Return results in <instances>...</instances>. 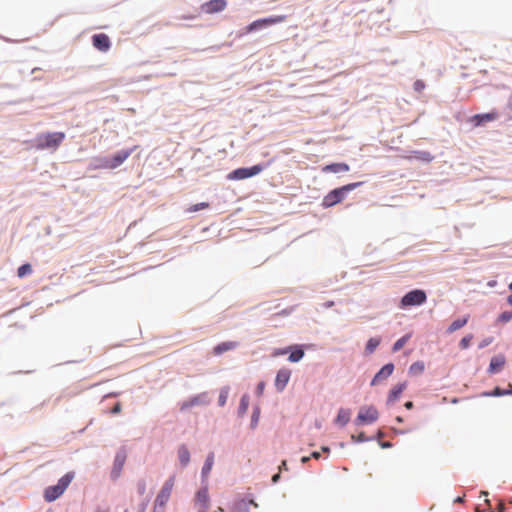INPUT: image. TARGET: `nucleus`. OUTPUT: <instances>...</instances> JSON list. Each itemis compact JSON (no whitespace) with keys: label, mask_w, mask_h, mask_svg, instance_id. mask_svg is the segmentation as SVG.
<instances>
[{"label":"nucleus","mask_w":512,"mask_h":512,"mask_svg":"<svg viewBox=\"0 0 512 512\" xmlns=\"http://www.w3.org/2000/svg\"><path fill=\"white\" fill-rule=\"evenodd\" d=\"M65 139V133L54 132V133H42L37 135L35 139V147L38 150L44 149H57L63 140Z\"/></svg>","instance_id":"f257e3e1"},{"label":"nucleus","mask_w":512,"mask_h":512,"mask_svg":"<svg viewBox=\"0 0 512 512\" xmlns=\"http://www.w3.org/2000/svg\"><path fill=\"white\" fill-rule=\"evenodd\" d=\"M361 185V182L357 183H350L347 185H344L340 188H336L332 191H330L324 198L322 202V206L325 208L332 207L338 203H340L346 196V194L358 186Z\"/></svg>","instance_id":"f03ea898"},{"label":"nucleus","mask_w":512,"mask_h":512,"mask_svg":"<svg viewBox=\"0 0 512 512\" xmlns=\"http://www.w3.org/2000/svg\"><path fill=\"white\" fill-rule=\"evenodd\" d=\"M74 477L73 473H67L63 477H61L56 485L49 486L45 489L44 498L47 502H52L59 498L64 491L70 485L72 479Z\"/></svg>","instance_id":"7ed1b4c3"},{"label":"nucleus","mask_w":512,"mask_h":512,"mask_svg":"<svg viewBox=\"0 0 512 512\" xmlns=\"http://www.w3.org/2000/svg\"><path fill=\"white\" fill-rule=\"evenodd\" d=\"M175 484V476H170L165 483L163 484L161 490L159 491L155 502H154V512H162L170 499L173 487Z\"/></svg>","instance_id":"20e7f679"},{"label":"nucleus","mask_w":512,"mask_h":512,"mask_svg":"<svg viewBox=\"0 0 512 512\" xmlns=\"http://www.w3.org/2000/svg\"><path fill=\"white\" fill-rule=\"evenodd\" d=\"M136 148L137 146H134L133 148L128 150H121L111 158L101 159L99 167L103 169H115L119 167L121 164L124 163V161H126L129 158V156L136 150Z\"/></svg>","instance_id":"39448f33"},{"label":"nucleus","mask_w":512,"mask_h":512,"mask_svg":"<svg viewBox=\"0 0 512 512\" xmlns=\"http://www.w3.org/2000/svg\"><path fill=\"white\" fill-rule=\"evenodd\" d=\"M427 296L425 291L415 289L405 294L401 299V307L422 305L426 302Z\"/></svg>","instance_id":"423d86ee"},{"label":"nucleus","mask_w":512,"mask_h":512,"mask_svg":"<svg viewBox=\"0 0 512 512\" xmlns=\"http://www.w3.org/2000/svg\"><path fill=\"white\" fill-rule=\"evenodd\" d=\"M286 20L285 15H277V16H271L268 18L258 19L256 21H253L251 24H249L246 27V32L251 33L255 30L265 28L270 25L282 23Z\"/></svg>","instance_id":"0eeeda50"},{"label":"nucleus","mask_w":512,"mask_h":512,"mask_svg":"<svg viewBox=\"0 0 512 512\" xmlns=\"http://www.w3.org/2000/svg\"><path fill=\"white\" fill-rule=\"evenodd\" d=\"M263 170L262 165H254L249 168H238L228 174L229 180H242L259 174Z\"/></svg>","instance_id":"6e6552de"},{"label":"nucleus","mask_w":512,"mask_h":512,"mask_svg":"<svg viewBox=\"0 0 512 512\" xmlns=\"http://www.w3.org/2000/svg\"><path fill=\"white\" fill-rule=\"evenodd\" d=\"M379 417L378 410L374 406L361 407L356 418L357 424H370Z\"/></svg>","instance_id":"1a4fd4ad"},{"label":"nucleus","mask_w":512,"mask_h":512,"mask_svg":"<svg viewBox=\"0 0 512 512\" xmlns=\"http://www.w3.org/2000/svg\"><path fill=\"white\" fill-rule=\"evenodd\" d=\"M209 403L208 395L207 393H200L196 396L191 397L188 400H185L180 405L181 411H186L194 406H203L207 405Z\"/></svg>","instance_id":"9d476101"},{"label":"nucleus","mask_w":512,"mask_h":512,"mask_svg":"<svg viewBox=\"0 0 512 512\" xmlns=\"http://www.w3.org/2000/svg\"><path fill=\"white\" fill-rule=\"evenodd\" d=\"M227 6L226 0H209L200 7L201 11L206 14H214L223 11Z\"/></svg>","instance_id":"9b49d317"},{"label":"nucleus","mask_w":512,"mask_h":512,"mask_svg":"<svg viewBox=\"0 0 512 512\" xmlns=\"http://www.w3.org/2000/svg\"><path fill=\"white\" fill-rule=\"evenodd\" d=\"M92 45L101 52H107L111 47V41L108 35L99 33L92 36Z\"/></svg>","instance_id":"f8f14e48"},{"label":"nucleus","mask_w":512,"mask_h":512,"mask_svg":"<svg viewBox=\"0 0 512 512\" xmlns=\"http://www.w3.org/2000/svg\"><path fill=\"white\" fill-rule=\"evenodd\" d=\"M291 376V371L288 368H282L277 372L275 378V387L281 392L285 389L286 385L289 382Z\"/></svg>","instance_id":"ddd939ff"},{"label":"nucleus","mask_w":512,"mask_h":512,"mask_svg":"<svg viewBox=\"0 0 512 512\" xmlns=\"http://www.w3.org/2000/svg\"><path fill=\"white\" fill-rule=\"evenodd\" d=\"M196 505L199 508V512H207L209 508V495L206 487L200 489L195 498Z\"/></svg>","instance_id":"4468645a"},{"label":"nucleus","mask_w":512,"mask_h":512,"mask_svg":"<svg viewBox=\"0 0 512 512\" xmlns=\"http://www.w3.org/2000/svg\"><path fill=\"white\" fill-rule=\"evenodd\" d=\"M394 371V365L392 363H388L384 365L374 376V378L371 381V385L375 386L382 382L383 380L387 379L389 376L392 375Z\"/></svg>","instance_id":"2eb2a0df"},{"label":"nucleus","mask_w":512,"mask_h":512,"mask_svg":"<svg viewBox=\"0 0 512 512\" xmlns=\"http://www.w3.org/2000/svg\"><path fill=\"white\" fill-rule=\"evenodd\" d=\"M406 387H407L406 382H402V383H399V384H396L395 386H393L392 389L389 391V394L387 397V404L390 405V404H393L394 402H396L399 399L402 392L406 389Z\"/></svg>","instance_id":"dca6fc26"},{"label":"nucleus","mask_w":512,"mask_h":512,"mask_svg":"<svg viewBox=\"0 0 512 512\" xmlns=\"http://www.w3.org/2000/svg\"><path fill=\"white\" fill-rule=\"evenodd\" d=\"M505 363H506V359H505L504 355L500 354V355L494 356L490 361L488 372L490 374H495V373L500 372L503 369Z\"/></svg>","instance_id":"f3484780"},{"label":"nucleus","mask_w":512,"mask_h":512,"mask_svg":"<svg viewBox=\"0 0 512 512\" xmlns=\"http://www.w3.org/2000/svg\"><path fill=\"white\" fill-rule=\"evenodd\" d=\"M126 452L124 450L119 451L114 459V466L112 473L115 477H118L126 461Z\"/></svg>","instance_id":"a211bd4d"},{"label":"nucleus","mask_w":512,"mask_h":512,"mask_svg":"<svg viewBox=\"0 0 512 512\" xmlns=\"http://www.w3.org/2000/svg\"><path fill=\"white\" fill-rule=\"evenodd\" d=\"M350 167L346 163H332L322 168L325 173H340L349 171Z\"/></svg>","instance_id":"6ab92c4d"},{"label":"nucleus","mask_w":512,"mask_h":512,"mask_svg":"<svg viewBox=\"0 0 512 512\" xmlns=\"http://www.w3.org/2000/svg\"><path fill=\"white\" fill-rule=\"evenodd\" d=\"M237 346H238V343L235 341L222 342L213 348V354L221 355L222 353H224L226 351L235 349Z\"/></svg>","instance_id":"aec40b11"},{"label":"nucleus","mask_w":512,"mask_h":512,"mask_svg":"<svg viewBox=\"0 0 512 512\" xmlns=\"http://www.w3.org/2000/svg\"><path fill=\"white\" fill-rule=\"evenodd\" d=\"M498 117L496 112H490L485 114H477L473 116L472 120L475 122L476 126L483 124L484 122L493 121Z\"/></svg>","instance_id":"412c9836"},{"label":"nucleus","mask_w":512,"mask_h":512,"mask_svg":"<svg viewBox=\"0 0 512 512\" xmlns=\"http://www.w3.org/2000/svg\"><path fill=\"white\" fill-rule=\"evenodd\" d=\"M289 357L288 360L290 362H298L304 356V351L300 345H294L289 347Z\"/></svg>","instance_id":"4be33fe9"},{"label":"nucleus","mask_w":512,"mask_h":512,"mask_svg":"<svg viewBox=\"0 0 512 512\" xmlns=\"http://www.w3.org/2000/svg\"><path fill=\"white\" fill-rule=\"evenodd\" d=\"M406 158L409 160L416 159L426 163H429L434 159L433 155L428 151H414L413 155L407 156Z\"/></svg>","instance_id":"5701e85b"},{"label":"nucleus","mask_w":512,"mask_h":512,"mask_svg":"<svg viewBox=\"0 0 512 512\" xmlns=\"http://www.w3.org/2000/svg\"><path fill=\"white\" fill-rule=\"evenodd\" d=\"M468 321H469V315H466L463 318L454 320L448 327L447 332L449 334L454 333L455 331L464 327L468 323Z\"/></svg>","instance_id":"b1692460"},{"label":"nucleus","mask_w":512,"mask_h":512,"mask_svg":"<svg viewBox=\"0 0 512 512\" xmlns=\"http://www.w3.org/2000/svg\"><path fill=\"white\" fill-rule=\"evenodd\" d=\"M178 458L182 466L188 465L190 461V452L185 445L178 448Z\"/></svg>","instance_id":"393cba45"},{"label":"nucleus","mask_w":512,"mask_h":512,"mask_svg":"<svg viewBox=\"0 0 512 512\" xmlns=\"http://www.w3.org/2000/svg\"><path fill=\"white\" fill-rule=\"evenodd\" d=\"M213 464H214V453L211 452L207 456L206 461L204 463V466L202 468V475H203V477H207L208 476V474L210 473V471H211V469L213 467Z\"/></svg>","instance_id":"a878e982"},{"label":"nucleus","mask_w":512,"mask_h":512,"mask_svg":"<svg viewBox=\"0 0 512 512\" xmlns=\"http://www.w3.org/2000/svg\"><path fill=\"white\" fill-rule=\"evenodd\" d=\"M350 419V412L345 409H340L336 418V422L341 425H346Z\"/></svg>","instance_id":"bb28decb"},{"label":"nucleus","mask_w":512,"mask_h":512,"mask_svg":"<svg viewBox=\"0 0 512 512\" xmlns=\"http://www.w3.org/2000/svg\"><path fill=\"white\" fill-rule=\"evenodd\" d=\"M424 369H425L424 363L421 361H418V362L413 363L409 367V373L411 375H419V374L423 373Z\"/></svg>","instance_id":"cd10ccee"},{"label":"nucleus","mask_w":512,"mask_h":512,"mask_svg":"<svg viewBox=\"0 0 512 512\" xmlns=\"http://www.w3.org/2000/svg\"><path fill=\"white\" fill-rule=\"evenodd\" d=\"M411 335L410 334H406L404 335L403 337H401L400 339H398L394 344H393V347H392V351L393 352H397L399 351L400 349H402L404 347V345L407 343V341L410 339Z\"/></svg>","instance_id":"c85d7f7f"},{"label":"nucleus","mask_w":512,"mask_h":512,"mask_svg":"<svg viewBox=\"0 0 512 512\" xmlns=\"http://www.w3.org/2000/svg\"><path fill=\"white\" fill-rule=\"evenodd\" d=\"M32 266L28 263L21 265L17 270V276L23 278L32 273Z\"/></svg>","instance_id":"c756f323"},{"label":"nucleus","mask_w":512,"mask_h":512,"mask_svg":"<svg viewBox=\"0 0 512 512\" xmlns=\"http://www.w3.org/2000/svg\"><path fill=\"white\" fill-rule=\"evenodd\" d=\"M248 407H249V396L243 395L241 397L240 404H239V414L241 416L244 415L247 412Z\"/></svg>","instance_id":"7c9ffc66"},{"label":"nucleus","mask_w":512,"mask_h":512,"mask_svg":"<svg viewBox=\"0 0 512 512\" xmlns=\"http://www.w3.org/2000/svg\"><path fill=\"white\" fill-rule=\"evenodd\" d=\"M380 344V339L370 338L366 344V351L372 353Z\"/></svg>","instance_id":"2f4dec72"},{"label":"nucleus","mask_w":512,"mask_h":512,"mask_svg":"<svg viewBox=\"0 0 512 512\" xmlns=\"http://www.w3.org/2000/svg\"><path fill=\"white\" fill-rule=\"evenodd\" d=\"M208 207H209V203L201 202V203L190 206L187 211L190 213H193V212H197L202 209H206Z\"/></svg>","instance_id":"473e14b6"},{"label":"nucleus","mask_w":512,"mask_h":512,"mask_svg":"<svg viewBox=\"0 0 512 512\" xmlns=\"http://www.w3.org/2000/svg\"><path fill=\"white\" fill-rule=\"evenodd\" d=\"M473 339L472 334H468L465 337H463L459 342V347L461 349H467L470 346L471 340Z\"/></svg>","instance_id":"72a5a7b5"},{"label":"nucleus","mask_w":512,"mask_h":512,"mask_svg":"<svg viewBox=\"0 0 512 512\" xmlns=\"http://www.w3.org/2000/svg\"><path fill=\"white\" fill-rule=\"evenodd\" d=\"M228 398V389L224 388L221 390L218 398V403L220 406H224L226 404Z\"/></svg>","instance_id":"f704fd0d"},{"label":"nucleus","mask_w":512,"mask_h":512,"mask_svg":"<svg viewBox=\"0 0 512 512\" xmlns=\"http://www.w3.org/2000/svg\"><path fill=\"white\" fill-rule=\"evenodd\" d=\"M512 319V311H505L499 315L498 320L502 323H507Z\"/></svg>","instance_id":"c9c22d12"},{"label":"nucleus","mask_w":512,"mask_h":512,"mask_svg":"<svg viewBox=\"0 0 512 512\" xmlns=\"http://www.w3.org/2000/svg\"><path fill=\"white\" fill-rule=\"evenodd\" d=\"M137 490L140 495L145 494L146 492V482L144 480H140L137 483Z\"/></svg>","instance_id":"e433bc0d"},{"label":"nucleus","mask_w":512,"mask_h":512,"mask_svg":"<svg viewBox=\"0 0 512 512\" xmlns=\"http://www.w3.org/2000/svg\"><path fill=\"white\" fill-rule=\"evenodd\" d=\"M351 438L353 441H356V442H365L368 440V438L365 436V434L363 432H361L357 436L352 435Z\"/></svg>","instance_id":"4c0bfd02"},{"label":"nucleus","mask_w":512,"mask_h":512,"mask_svg":"<svg viewBox=\"0 0 512 512\" xmlns=\"http://www.w3.org/2000/svg\"><path fill=\"white\" fill-rule=\"evenodd\" d=\"M424 87H425V84L421 80H417L414 83V88H415L416 91H421L422 89H424Z\"/></svg>","instance_id":"58836bf2"},{"label":"nucleus","mask_w":512,"mask_h":512,"mask_svg":"<svg viewBox=\"0 0 512 512\" xmlns=\"http://www.w3.org/2000/svg\"><path fill=\"white\" fill-rule=\"evenodd\" d=\"M121 410H122L121 404L118 402V403H116V404L114 405V407L112 408L111 413H112V414H118V413H120V412H121Z\"/></svg>","instance_id":"ea45409f"},{"label":"nucleus","mask_w":512,"mask_h":512,"mask_svg":"<svg viewBox=\"0 0 512 512\" xmlns=\"http://www.w3.org/2000/svg\"><path fill=\"white\" fill-rule=\"evenodd\" d=\"M491 343H492V338L485 339L480 343L479 348H484Z\"/></svg>","instance_id":"a19ab883"},{"label":"nucleus","mask_w":512,"mask_h":512,"mask_svg":"<svg viewBox=\"0 0 512 512\" xmlns=\"http://www.w3.org/2000/svg\"><path fill=\"white\" fill-rule=\"evenodd\" d=\"M264 387H265V384L263 382H260L257 385V394L258 395H261L263 393Z\"/></svg>","instance_id":"79ce46f5"},{"label":"nucleus","mask_w":512,"mask_h":512,"mask_svg":"<svg viewBox=\"0 0 512 512\" xmlns=\"http://www.w3.org/2000/svg\"><path fill=\"white\" fill-rule=\"evenodd\" d=\"M504 394H505V392L502 391L500 388H495V390L492 393L493 396H502Z\"/></svg>","instance_id":"37998d69"},{"label":"nucleus","mask_w":512,"mask_h":512,"mask_svg":"<svg viewBox=\"0 0 512 512\" xmlns=\"http://www.w3.org/2000/svg\"><path fill=\"white\" fill-rule=\"evenodd\" d=\"M289 352V347L286 348V349H282V350H278L275 352V355H282V354H286Z\"/></svg>","instance_id":"c03bdc74"},{"label":"nucleus","mask_w":512,"mask_h":512,"mask_svg":"<svg viewBox=\"0 0 512 512\" xmlns=\"http://www.w3.org/2000/svg\"><path fill=\"white\" fill-rule=\"evenodd\" d=\"M404 406H405L406 409H412L414 405H413L412 401H408V402L405 403Z\"/></svg>","instance_id":"a18cd8bd"},{"label":"nucleus","mask_w":512,"mask_h":512,"mask_svg":"<svg viewBox=\"0 0 512 512\" xmlns=\"http://www.w3.org/2000/svg\"><path fill=\"white\" fill-rule=\"evenodd\" d=\"M279 469H280V471H281L282 469L287 470V462H286L285 460H284V461H282L281 465L279 466Z\"/></svg>","instance_id":"49530a36"},{"label":"nucleus","mask_w":512,"mask_h":512,"mask_svg":"<svg viewBox=\"0 0 512 512\" xmlns=\"http://www.w3.org/2000/svg\"><path fill=\"white\" fill-rule=\"evenodd\" d=\"M279 478H280V474H279V473L275 474V475L272 477V482H273V483H276V482L278 481V479H279Z\"/></svg>","instance_id":"de8ad7c7"},{"label":"nucleus","mask_w":512,"mask_h":512,"mask_svg":"<svg viewBox=\"0 0 512 512\" xmlns=\"http://www.w3.org/2000/svg\"><path fill=\"white\" fill-rule=\"evenodd\" d=\"M464 501V496H459L455 499L456 503H462Z\"/></svg>","instance_id":"09e8293b"},{"label":"nucleus","mask_w":512,"mask_h":512,"mask_svg":"<svg viewBox=\"0 0 512 512\" xmlns=\"http://www.w3.org/2000/svg\"><path fill=\"white\" fill-rule=\"evenodd\" d=\"M311 456H312L313 458L318 459V458L320 457V453H319V452H313V453L311 454Z\"/></svg>","instance_id":"8fccbe9b"},{"label":"nucleus","mask_w":512,"mask_h":512,"mask_svg":"<svg viewBox=\"0 0 512 512\" xmlns=\"http://www.w3.org/2000/svg\"><path fill=\"white\" fill-rule=\"evenodd\" d=\"M96 512H109V509H101V508H98L96 510Z\"/></svg>","instance_id":"3c124183"},{"label":"nucleus","mask_w":512,"mask_h":512,"mask_svg":"<svg viewBox=\"0 0 512 512\" xmlns=\"http://www.w3.org/2000/svg\"><path fill=\"white\" fill-rule=\"evenodd\" d=\"M507 302L512 305V295H509L507 298Z\"/></svg>","instance_id":"603ef678"},{"label":"nucleus","mask_w":512,"mask_h":512,"mask_svg":"<svg viewBox=\"0 0 512 512\" xmlns=\"http://www.w3.org/2000/svg\"><path fill=\"white\" fill-rule=\"evenodd\" d=\"M308 460H309V457H302V459H301V461H302L303 463L307 462Z\"/></svg>","instance_id":"864d4df0"},{"label":"nucleus","mask_w":512,"mask_h":512,"mask_svg":"<svg viewBox=\"0 0 512 512\" xmlns=\"http://www.w3.org/2000/svg\"><path fill=\"white\" fill-rule=\"evenodd\" d=\"M498 512H503V504H500V508Z\"/></svg>","instance_id":"5fc2aeb1"},{"label":"nucleus","mask_w":512,"mask_h":512,"mask_svg":"<svg viewBox=\"0 0 512 512\" xmlns=\"http://www.w3.org/2000/svg\"><path fill=\"white\" fill-rule=\"evenodd\" d=\"M396 420H397L398 422H402V421H403V420H402V418H401V417H399V416L396 418Z\"/></svg>","instance_id":"6e6d98bb"},{"label":"nucleus","mask_w":512,"mask_h":512,"mask_svg":"<svg viewBox=\"0 0 512 512\" xmlns=\"http://www.w3.org/2000/svg\"><path fill=\"white\" fill-rule=\"evenodd\" d=\"M384 447H389L390 446V443H385L383 444Z\"/></svg>","instance_id":"4d7b16f0"},{"label":"nucleus","mask_w":512,"mask_h":512,"mask_svg":"<svg viewBox=\"0 0 512 512\" xmlns=\"http://www.w3.org/2000/svg\"><path fill=\"white\" fill-rule=\"evenodd\" d=\"M323 451H329V448L323 447Z\"/></svg>","instance_id":"13d9d810"},{"label":"nucleus","mask_w":512,"mask_h":512,"mask_svg":"<svg viewBox=\"0 0 512 512\" xmlns=\"http://www.w3.org/2000/svg\"><path fill=\"white\" fill-rule=\"evenodd\" d=\"M184 19H192L193 17L192 16H189V17H183Z\"/></svg>","instance_id":"bf43d9fd"},{"label":"nucleus","mask_w":512,"mask_h":512,"mask_svg":"<svg viewBox=\"0 0 512 512\" xmlns=\"http://www.w3.org/2000/svg\"><path fill=\"white\" fill-rule=\"evenodd\" d=\"M509 289L512 290V282L509 284Z\"/></svg>","instance_id":"052dcab7"}]
</instances>
